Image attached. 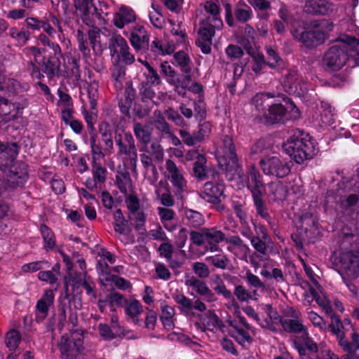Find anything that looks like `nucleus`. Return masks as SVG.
<instances>
[{
	"label": "nucleus",
	"instance_id": "1",
	"mask_svg": "<svg viewBox=\"0 0 359 359\" xmlns=\"http://www.w3.org/2000/svg\"><path fill=\"white\" fill-rule=\"evenodd\" d=\"M31 104V97L27 94L13 93L8 86H0V124L7 127L23 114V110Z\"/></svg>",
	"mask_w": 359,
	"mask_h": 359
},
{
	"label": "nucleus",
	"instance_id": "2",
	"mask_svg": "<svg viewBox=\"0 0 359 359\" xmlns=\"http://www.w3.org/2000/svg\"><path fill=\"white\" fill-rule=\"evenodd\" d=\"M283 149L297 163L312 159L318 153L316 140L307 133L295 129L283 143Z\"/></svg>",
	"mask_w": 359,
	"mask_h": 359
},
{
	"label": "nucleus",
	"instance_id": "3",
	"mask_svg": "<svg viewBox=\"0 0 359 359\" xmlns=\"http://www.w3.org/2000/svg\"><path fill=\"white\" fill-rule=\"evenodd\" d=\"M332 22L323 20L314 21L311 27L294 29L291 31L293 38L308 49H313L325 43L328 38V32L333 29Z\"/></svg>",
	"mask_w": 359,
	"mask_h": 359
},
{
	"label": "nucleus",
	"instance_id": "4",
	"mask_svg": "<svg viewBox=\"0 0 359 359\" xmlns=\"http://www.w3.org/2000/svg\"><path fill=\"white\" fill-rule=\"evenodd\" d=\"M278 97L285 104L276 100L269 105V108L263 114L264 123L266 125L283 124L287 120H297L301 117L299 109L290 97L285 95Z\"/></svg>",
	"mask_w": 359,
	"mask_h": 359
},
{
	"label": "nucleus",
	"instance_id": "5",
	"mask_svg": "<svg viewBox=\"0 0 359 359\" xmlns=\"http://www.w3.org/2000/svg\"><path fill=\"white\" fill-rule=\"evenodd\" d=\"M0 170L20 196L21 189L25 186L29 179V165L22 161H18L15 163L5 165V167L0 168Z\"/></svg>",
	"mask_w": 359,
	"mask_h": 359
},
{
	"label": "nucleus",
	"instance_id": "6",
	"mask_svg": "<svg viewBox=\"0 0 359 359\" xmlns=\"http://www.w3.org/2000/svg\"><path fill=\"white\" fill-rule=\"evenodd\" d=\"M222 154L217 156L219 165L226 172L237 171L241 167L233 138L224 135L222 138Z\"/></svg>",
	"mask_w": 359,
	"mask_h": 359
},
{
	"label": "nucleus",
	"instance_id": "7",
	"mask_svg": "<svg viewBox=\"0 0 359 359\" xmlns=\"http://www.w3.org/2000/svg\"><path fill=\"white\" fill-rule=\"evenodd\" d=\"M259 165L266 175L283 178L290 172L292 163L277 156H266L260 160Z\"/></svg>",
	"mask_w": 359,
	"mask_h": 359
},
{
	"label": "nucleus",
	"instance_id": "8",
	"mask_svg": "<svg viewBox=\"0 0 359 359\" xmlns=\"http://www.w3.org/2000/svg\"><path fill=\"white\" fill-rule=\"evenodd\" d=\"M323 61L325 65L332 71H337L342 68L346 62L348 67H353V61L351 60V55L346 52L344 48L339 46H332L325 53Z\"/></svg>",
	"mask_w": 359,
	"mask_h": 359
},
{
	"label": "nucleus",
	"instance_id": "9",
	"mask_svg": "<svg viewBox=\"0 0 359 359\" xmlns=\"http://www.w3.org/2000/svg\"><path fill=\"white\" fill-rule=\"evenodd\" d=\"M332 263L337 268V271L341 276L344 273L354 278L359 276V259L352 252L340 253L334 259Z\"/></svg>",
	"mask_w": 359,
	"mask_h": 359
},
{
	"label": "nucleus",
	"instance_id": "10",
	"mask_svg": "<svg viewBox=\"0 0 359 359\" xmlns=\"http://www.w3.org/2000/svg\"><path fill=\"white\" fill-rule=\"evenodd\" d=\"M212 132V124L210 121L199 123L197 130L191 133L187 129L179 130V135L184 144L194 147L208 139Z\"/></svg>",
	"mask_w": 359,
	"mask_h": 359
},
{
	"label": "nucleus",
	"instance_id": "11",
	"mask_svg": "<svg viewBox=\"0 0 359 359\" xmlns=\"http://www.w3.org/2000/svg\"><path fill=\"white\" fill-rule=\"evenodd\" d=\"M224 184L223 180H216L205 182L203 185V191L201 194L205 201L217 205L218 210H223L224 205L221 204L220 197L224 196Z\"/></svg>",
	"mask_w": 359,
	"mask_h": 359
},
{
	"label": "nucleus",
	"instance_id": "12",
	"mask_svg": "<svg viewBox=\"0 0 359 359\" xmlns=\"http://www.w3.org/2000/svg\"><path fill=\"white\" fill-rule=\"evenodd\" d=\"M83 344L82 335H80L76 339L73 337V340L67 334L62 335L59 344V349L62 358L76 359L78 355L83 349Z\"/></svg>",
	"mask_w": 359,
	"mask_h": 359
},
{
	"label": "nucleus",
	"instance_id": "13",
	"mask_svg": "<svg viewBox=\"0 0 359 359\" xmlns=\"http://www.w3.org/2000/svg\"><path fill=\"white\" fill-rule=\"evenodd\" d=\"M119 124L116 121L109 123L101 121L98 126V131L101 135L102 141L104 144V151L111 154L114 151V140L116 130H120Z\"/></svg>",
	"mask_w": 359,
	"mask_h": 359
},
{
	"label": "nucleus",
	"instance_id": "14",
	"mask_svg": "<svg viewBox=\"0 0 359 359\" xmlns=\"http://www.w3.org/2000/svg\"><path fill=\"white\" fill-rule=\"evenodd\" d=\"M114 142L119 155L130 154V151L136 149L133 135L131 133L126 131L123 127L120 130H116Z\"/></svg>",
	"mask_w": 359,
	"mask_h": 359
},
{
	"label": "nucleus",
	"instance_id": "15",
	"mask_svg": "<svg viewBox=\"0 0 359 359\" xmlns=\"http://www.w3.org/2000/svg\"><path fill=\"white\" fill-rule=\"evenodd\" d=\"M282 85L285 91L290 95L300 97L304 94V90L301 86V78L297 70H288L283 76Z\"/></svg>",
	"mask_w": 359,
	"mask_h": 359
},
{
	"label": "nucleus",
	"instance_id": "16",
	"mask_svg": "<svg viewBox=\"0 0 359 359\" xmlns=\"http://www.w3.org/2000/svg\"><path fill=\"white\" fill-rule=\"evenodd\" d=\"M246 187L252 194V196L265 195L266 189L262 182V176L255 167H252L246 176Z\"/></svg>",
	"mask_w": 359,
	"mask_h": 359
},
{
	"label": "nucleus",
	"instance_id": "17",
	"mask_svg": "<svg viewBox=\"0 0 359 359\" xmlns=\"http://www.w3.org/2000/svg\"><path fill=\"white\" fill-rule=\"evenodd\" d=\"M20 150V145L14 142L2 143L0 142V168L15 163L16 157Z\"/></svg>",
	"mask_w": 359,
	"mask_h": 359
},
{
	"label": "nucleus",
	"instance_id": "18",
	"mask_svg": "<svg viewBox=\"0 0 359 359\" xmlns=\"http://www.w3.org/2000/svg\"><path fill=\"white\" fill-rule=\"evenodd\" d=\"M225 233L216 227L205 228V248L210 252L221 250L219 244L224 242Z\"/></svg>",
	"mask_w": 359,
	"mask_h": 359
},
{
	"label": "nucleus",
	"instance_id": "19",
	"mask_svg": "<svg viewBox=\"0 0 359 359\" xmlns=\"http://www.w3.org/2000/svg\"><path fill=\"white\" fill-rule=\"evenodd\" d=\"M186 285L192 287L207 302H213L217 299L215 294L209 288L205 282L198 278L192 276L186 280Z\"/></svg>",
	"mask_w": 359,
	"mask_h": 359
},
{
	"label": "nucleus",
	"instance_id": "20",
	"mask_svg": "<svg viewBox=\"0 0 359 359\" xmlns=\"http://www.w3.org/2000/svg\"><path fill=\"white\" fill-rule=\"evenodd\" d=\"M136 20L135 11L132 8L121 5L118 11L114 15L113 22L118 29H122L126 25L132 23Z\"/></svg>",
	"mask_w": 359,
	"mask_h": 359
},
{
	"label": "nucleus",
	"instance_id": "21",
	"mask_svg": "<svg viewBox=\"0 0 359 359\" xmlns=\"http://www.w3.org/2000/svg\"><path fill=\"white\" fill-rule=\"evenodd\" d=\"M337 45L340 48H344L346 52L349 53L353 65H359V39L346 35L340 38V43Z\"/></svg>",
	"mask_w": 359,
	"mask_h": 359
},
{
	"label": "nucleus",
	"instance_id": "22",
	"mask_svg": "<svg viewBox=\"0 0 359 359\" xmlns=\"http://www.w3.org/2000/svg\"><path fill=\"white\" fill-rule=\"evenodd\" d=\"M264 196V195H257L252 196L256 214L257 216L264 219L268 223L271 230L276 233V224L269 212L267 205L263 198Z\"/></svg>",
	"mask_w": 359,
	"mask_h": 359
},
{
	"label": "nucleus",
	"instance_id": "23",
	"mask_svg": "<svg viewBox=\"0 0 359 359\" xmlns=\"http://www.w3.org/2000/svg\"><path fill=\"white\" fill-rule=\"evenodd\" d=\"M218 3L219 0H208L205 2L204 10L210 15L204 20L206 22H212V23H215V27L219 30L222 29L224 23L221 18V8Z\"/></svg>",
	"mask_w": 359,
	"mask_h": 359
},
{
	"label": "nucleus",
	"instance_id": "24",
	"mask_svg": "<svg viewBox=\"0 0 359 359\" xmlns=\"http://www.w3.org/2000/svg\"><path fill=\"white\" fill-rule=\"evenodd\" d=\"M123 308L125 314L132 323L137 326H142L143 320L140 318V315L143 312V306L140 301L130 298Z\"/></svg>",
	"mask_w": 359,
	"mask_h": 359
},
{
	"label": "nucleus",
	"instance_id": "25",
	"mask_svg": "<svg viewBox=\"0 0 359 359\" xmlns=\"http://www.w3.org/2000/svg\"><path fill=\"white\" fill-rule=\"evenodd\" d=\"M333 10V5L327 0H307L304 6L306 13L312 15H327Z\"/></svg>",
	"mask_w": 359,
	"mask_h": 359
},
{
	"label": "nucleus",
	"instance_id": "26",
	"mask_svg": "<svg viewBox=\"0 0 359 359\" xmlns=\"http://www.w3.org/2000/svg\"><path fill=\"white\" fill-rule=\"evenodd\" d=\"M74 7L76 10H82V22L88 27H93L95 25V20L91 10L95 6L93 0H73Z\"/></svg>",
	"mask_w": 359,
	"mask_h": 359
},
{
	"label": "nucleus",
	"instance_id": "27",
	"mask_svg": "<svg viewBox=\"0 0 359 359\" xmlns=\"http://www.w3.org/2000/svg\"><path fill=\"white\" fill-rule=\"evenodd\" d=\"M173 59L175 62L172 64L180 67L182 76H186V80H192L191 60L189 55L183 50H180L174 54Z\"/></svg>",
	"mask_w": 359,
	"mask_h": 359
},
{
	"label": "nucleus",
	"instance_id": "28",
	"mask_svg": "<svg viewBox=\"0 0 359 359\" xmlns=\"http://www.w3.org/2000/svg\"><path fill=\"white\" fill-rule=\"evenodd\" d=\"M60 64L59 57L55 54H51L48 57H43L38 65L41 67L42 72L50 79L56 75Z\"/></svg>",
	"mask_w": 359,
	"mask_h": 359
},
{
	"label": "nucleus",
	"instance_id": "29",
	"mask_svg": "<svg viewBox=\"0 0 359 359\" xmlns=\"http://www.w3.org/2000/svg\"><path fill=\"white\" fill-rule=\"evenodd\" d=\"M355 175L350 177L341 176L337 184V190L344 193L355 192L359 194V167L355 170Z\"/></svg>",
	"mask_w": 359,
	"mask_h": 359
},
{
	"label": "nucleus",
	"instance_id": "30",
	"mask_svg": "<svg viewBox=\"0 0 359 359\" xmlns=\"http://www.w3.org/2000/svg\"><path fill=\"white\" fill-rule=\"evenodd\" d=\"M165 168L170 175V182L173 187L178 191H183L187 182L175 163L171 159H168L165 162Z\"/></svg>",
	"mask_w": 359,
	"mask_h": 359
},
{
	"label": "nucleus",
	"instance_id": "31",
	"mask_svg": "<svg viewBox=\"0 0 359 359\" xmlns=\"http://www.w3.org/2000/svg\"><path fill=\"white\" fill-rule=\"evenodd\" d=\"M341 349L345 352L343 359H359V333L354 331L351 335V343L342 344Z\"/></svg>",
	"mask_w": 359,
	"mask_h": 359
},
{
	"label": "nucleus",
	"instance_id": "32",
	"mask_svg": "<svg viewBox=\"0 0 359 359\" xmlns=\"http://www.w3.org/2000/svg\"><path fill=\"white\" fill-rule=\"evenodd\" d=\"M328 328L332 334L337 336L338 345L341 348L342 344L351 343V340L346 337L344 332L342 331V329H344L343 322L337 315L333 314L331 316V323L329 325Z\"/></svg>",
	"mask_w": 359,
	"mask_h": 359
},
{
	"label": "nucleus",
	"instance_id": "33",
	"mask_svg": "<svg viewBox=\"0 0 359 359\" xmlns=\"http://www.w3.org/2000/svg\"><path fill=\"white\" fill-rule=\"evenodd\" d=\"M234 15L238 22L245 24L253 18V12L244 1L240 0L235 7Z\"/></svg>",
	"mask_w": 359,
	"mask_h": 359
},
{
	"label": "nucleus",
	"instance_id": "34",
	"mask_svg": "<svg viewBox=\"0 0 359 359\" xmlns=\"http://www.w3.org/2000/svg\"><path fill=\"white\" fill-rule=\"evenodd\" d=\"M279 323L284 331L288 333L299 334L306 332L307 327L304 325L298 319H286L283 317L279 318Z\"/></svg>",
	"mask_w": 359,
	"mask_h": 359
},
{
	"label": "nucleus",
	"instance_id": "35",
	"mask_svg": "<svg viewBox=\"0 0 359 359\" xmlns=\"http://www.w3.org/2000/svg\"><path fill=\"white\" fill-rule=\"evenodd\" d=\"M336 203L342 211H351L359 203V194L353 192L346 196L339 195Z\"/></svg>",
	"mask_w": 359,
	"mask_h": 359
},
{
	"label": "nucleus",
	"instance_id": "36",
	"mask_svg": "<svg viewBox=\"0 0 359 359\" xmlns=\"http://www.w3.org/2000/svg\"><path fill=\"white\" fill-rule=\"evenodd\" d=\"M39 230L43 241V249L46 252L53 250L56 246V240L53 231L45 224L40 225Z\"/></svg>",
	"mask_w": 359,
	"mask_h": 359
},
{
	"label": "nucleus",
	"instance_id": "37",
	"mask_svg": "<svg viewBox=\"0 0 359 359\" xmlns=\"http://www.w3.org/2000/svg\"><path fill=\"white\" fill-rule=\"evenodd\" d=\"M19 198L18 194L15 192L11 184L0 174V200L6 201H15Z\"/></svg>",
	"mask_w": 359,
	"mask_h": 359
},
{
	"label": "nucleus",
	"instance_id": "38",
	"mask_svg": "<svg viewBox=\"0 0 359 359\" xmlns=\"http://www.w3.org/2000/svg\"><path fill=\"white\" fill-rule=\"evenodd\" d=\"M335 116L334 108L330 103L322 101L320 107V118L322 124L325 126L332 125L334 123Z\"/></svg>",
	"mask_w": 359,
	"mask_h": 359
},
{
	"label": "nucleus",
	"instance_id": "39",
	"mask_svg": "<svg viewBox=\"0 0 359 359\" xmlns=\"http://www.w3.org/2000/svg\"><path fill=\"white\" fill-rule=\"evenodd\" d=\"M255 40V31L249 24L244 27V36L241 38L239 43L243 46L248 55L253 53V48L251 45Z\"/></svg>",
	"mask_w": 359,
	"mask_h": 359
},
{
	"label": "nucleus",
	"instance_id": "40",
	"mask_svg": "<svg viewBox=\"0 0 359 359\" xmlns=\"http://www.w3.org/2000/svg\"><path fill=\"white\" fill-rule=\"evenodd\" d=\"M230 335L243 348L248 349L253 341L252 337L243 327H239L236 330H231Z\"/></svg>",
	"mask_w": 359,
	"mask_h": 359
},
{
	"label": "nucleus",
	"instance_id": "41",
	"mask_svg": "<svg viewBox=\"0 0 359 359\" xmlns=\"http://www.w3.org/2000/svg\"><path fill=\"white\" fill-rule=\"evenodd\" d=\"M109 48L111 56L118 54L124 49H129L127 41L120 34H113L109 39Z\"/></svg>",
	"mask_w": 359,
	"mask_h": 359
},
{
	"label": "nucleus",
	"instance_id": "42",
	"mask_svg": "<svg viewBox=\"0 0 359 359\" xmlns=\"http://www.w3.org/2000/svg\"><path fill=\"white\" fill-rule=\"evenodd\" d=\"M269 196L273 201H283L287 196V188L280 181L269 184Z\"/></svg>",
	"mask_w": 359,
	"mask_h": 359
},
{
	"label": "nucleus",
	"instance_id": "43",
	"mask_svg": "<svg viewBox=\"0 0 359 359\" xmlns=\"http://www.w3.org/2000/svg\"><path fill=\"white\" fill-rule=\"evenodd\" d=\"M273 97L274 95L271 93H258L252 97V102L258 111L264 113L269 108V105L273 102L270 100Z\"/></svg>",
	"mask_w": 359,
	"mask_h": 359
},
{
	"label": "nucleus",
	"instance_id": "44",
	"mask_svg": "<svg viewBox=\"0 0 359 359\" xmlns=\"http://www.w3.org/2000/svg\"><path fill=\"white\" fill-rule=\"evenodd\" d=\"M22 334L15 329H11L5 335V344L11 351H15L21 341Z\"/></svg>",
	"mask_w": 359,
	"mask_h": 359
},
{
	"label": "nucleus",
	"instance_id": "45",
	"mask_svg": "<svg viewBox=\"0 0 359 359\" xmlns=\"http://www.w3.org/2000/svg\"><path fill=\"white\" fill-rule=\"evenodd\" d=\"M201 27L198 30V34L201 36V40L208 41L209 42H212V37L215 34V29H217V27H215L216 24L212 23V22H205L203 19L201 22Z\"/></svg>",
	"mask_w": 359,
	"mask_h": 359
},
{
	"label": "nucleus",
	"instance_id": "46",
	"mask_svg": "<svg viewBox=\"0 0 359 359\" xmlns=\"http://www.w3.org/2000/svg\"><path fill=\"white\" fill-rule=\"evenodd\" d=\"M90 146L93 155V160H100L104 158L106 152L102 149L100 142L97 140V133L89 134Z\"/></svg>",
	"mask_w": 359,
	"mask_h": 359
},
{
	"label": "nucleus",
	"instance_id": "47",
	"mask_svg": "<svg viewBox=\"0 0 359 359\" xmlns=\"http://www.w3.org/2000/svg\"><path fill=\"white\" fill-rule=\"evenodd\" d=\"M144 65L147 69V72L144 73L146 85L156 86L161 84V79L157 71L148 62H145Z\"/></svg>",
	"mask_w": 359,
	"mask_h": 359
},
{
	"label": "nucleus",
	"instance_id": "48",
	"mask_svg": "<svg viewBox=\"0 0 359 359\" xmlns=\"http://www.w3.org/2000/svg\"><path fill=\"white\" fill-rule=\"evenodd\" d=\"M205 316L204 321L206 322L207 326L209 327V330L213 331L217 327L222 330L225 327L223 321L215 313L214 310H208L205 313Z\"/></svg>",
	"mask_w": 359,
	"mask_h": 359
},
{
	"label": "nucleus",
	"instance_id": "49",
	"mask_svg": "<svg viewBox=\"0 0 359 359\" xmlns=\"http://www.w3.org/2000/svg\"><path fill=\"white\" fill-rule=\"evenodd\" d=\"M191 81V80H186V76H181L175 80L168 81V83L174 87L175 91L178 95L185 97L187 90H188V84Z\"/></svg>",
	"mask_w": 359,
	"mask_h": 359
},
{
	"label": "nucleus",
	"instance_id": "50",
	"mask_svg": "<svg viewBox=\"0 0 359 359\" xmlns=\"http://www.w3.org/2000/svg\"><path fill=\"white\" fill-rule=\"evenodd\" d=\"M134 133L137 139L143 143L147 144L151 140V133L146 125L140 123H135L133 126Z\"/></svg>",
	"mask_w": 359,
	"mask_h": 359
},
{
	"label": "nucleus",
	"instance_id": "51",
	"mask_svg": "<svg viewBox=\"0 0 359 359\" xmlns=\"http://www.w3.org/2000/svg\"><path fill=\"white\" fill-rule=\"evenodd\" d=\"M185 218L187 224L194 228H198L205 222L203 216L199 212L190 209L185 211Z\"/></svg>",
	"mask_w": 359,
	"mask_h": 359
},
{
	"label": "nucleus",
	"instance_id": "52",
	"mask_svg": "<svg viewBox=\"0 0 359 359\" xmlns=\"http://www.w3.org/2000/svg\"><path fill=\"white\" fill-rule=\"evenodd\" d=\"M9 36L19 45L24 46L29 41L30 38V33L24 28H22L21 30H18L17 27H14L9 29Z\"/></svg>",
	"mask_w": 359,
	"mask_h": 359
},
{
	"label": "nucleus",
	"instance_id": "53",
	"mask_svg": "<svg viewBox=\"0 0 359 359\" xmlns=\"http://www.w3.org/2000/svg\"><path fill=\"white\" fill-rule=\"evenodd\" d=\"M206 163L207 159L205 156H200L193 164L194 175L200 180H204L207 177Z\"/></svg>",
	"mask_w": 359,
	"mask_h": 359
},
{
	"label": "nucleus",
	"instance_id": "54",
	"mask_svg": "<svg viewBox=\"0 0 359 359\" xmlns=\"http://www.w3.org/2000/svg\"><path fill=\"white\" fill-rule=\"evenodd\" d=\"M116 327L112 329L108 324L106 323H100L98 325V332L100 336L104 340H112L117 337L120 338V336L118 334L117 330Z\"/></svg>",
	"mask_w": 359,
	"mask_h": 359
},
{
	"label": "nucleus",
	"instance_id": "55",
	"mask_svg": "<svg viewBox=\"0 0 359 359\" xmlns=\"http://www.w3.org/2000/svg\"><path fill=\"white\" fill-rule=\"evenodd\" d=\"M97 160H93L92 173L93 179L98 183H104L106 181L107 169L97 163Z\"/></svg>",
	"mask_w": 359,
	"mask_h": 359
},
{
	"label": "nucleus",
	"instance_id": "56",
	"mask_svg": "<svg viewBox=\"0 0 359 359\" xmlns=\"http://www.w3.org/2000/svg\"><path fill=\"white\" fill-rule=\"evenodd\" d=\"M161 73L163 76L166 77V81H171L182 76V74H177L174 68L170 66L168 61H163L161 63Z\"/></svg>",
	"mask_w": 359,
	"mask_h": 359
},
{
	"label": "nucleus",
	"instance_id": "57",
	"mask_svg": "<svg viewBox=\"0 0 359 359\" xmlns=\"http://www.w3.org/2000/svg\"><path fill=\"white\" fill-rule=\"evenodd\" d=\"M173 299L175 302L179 304L181 311H188L193 309V301L184 294H175Z\"/></svg>",
	"mask_w": 359,
	"mask_h": 359
},
{
	"label": "nucleus",
	"instance_id": "58",
	"mask_svg": "<svg viewBox=\"0 0 359 359\" xmlns=\"http://www.w3.org/2000/svg\"><path fill=\"white\" fill-rule=\"evenodd\" d=\"M303 344H301L306 348V351H309L311 353H316L318 351V344L313 338L309 336L308 330L304 332L301 336Z\"/></svg>",
	"mask_w": 359,
	"mask_h": 359
},
{
	"label": "nucleus",
	"instance_id": "59",
	"mask_svg": "<svg viewBox=\"0 0 359 359\" xmlns=\"http://www.w3.org/2000/svg\"><path fill=\"white\" fill-rule=\"evenodd\" d=\"M147 312L145 316L144 321H143L142 327L149 330H154L157 322V313L152 309L147 308Z\"/></svg>",
	"mask_w": 359,
	"mask_h": 359
},
{
	"label": "nucleus",
	"instance_id": "60",
	"mask_svg": "<svg viewBox=\"0 0 359 359\" xmlns=\"http://www.w3.org/2000/svg\"><path fill=\"white\" fill-rule=\"evenodd\" d=\"M79 50L82 53L83 57H88L90 55V50L88 46L87 38L84 33L78 29L76 32Z\"/></svg>",
	"mask_w": 359,
	"mask_h": 359
},
{
	"label": "nucleus",
	"instance_id": "61",
	"mask_svg": "<svg viewBox=\"0 0 359 359\" xmlns=\"http://www.w3.org/2000/svg\"><path fill=\"white\" fill-rule=\"evenodd\" d=\"M48 266V262L46 260H40L25 264L22 266L24 273H34Z\"/></svg>",
	"mask_w": 359,
	"mask_h": 359
},
{
	"label": "nucleus",
	"instance_id": "62",
	"mask_svg": "<svg viewBox=\"0 0 359 359\" xmlns=\"http://www.w3.org/2000/svg\"><path fill=\"white\" fill-rule=\"evenodd\" d=\"M306 233L307 228L302 226L297 230V233L291 234V239L294 242L296 249L299 251L304 248V234Z\"/></svg>",
	"mask_w": 359,
	"mask_h": 359
},
{
	"label": "nucleus",
	"instance_id": "63",
	"mask_svg": "<svg viewBox=\"0 0 359 359\" xmlns=\"http://www.w3.org/2000/svg\"><path fill=\"white\" fill-rule=\"evenodd\" d=\"M266 54L268 57V60H266L267 66L275 69L281 65L283 60L273 48H268L266 50Z\"/></svg>",
	"mask_w": 359,
	"mask_h": 359
},
{
	"label": "nucleus",
	"instance_id": "64",
	"mask_svg": "<svg viewBox=\"0 0 359 359\" xmlns=\"http://www.w3.org/2000/svg\"><path fill=\"white\" fill-rule=\"evenodd\" d=\"M194 105L195 117L199 121V123H201L202 121L205 119L207 115L205 103L202 99H198V100L194 101Z\"/></svg>",
	"mask_w": 359,
	"mask_h": 359
}]
</instances>
